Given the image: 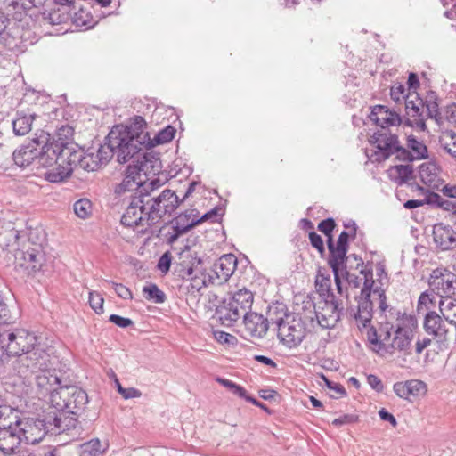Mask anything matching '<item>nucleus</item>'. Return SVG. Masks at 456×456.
Wrapping results in <instances>:
<instances>
[{
    "mask_svg": "<svg viewBox=\"0 0 456 456\" xmlns=\"http://www.w3.org/2000/svg\"><path fill=\"white\" fill-rule=\"evenodd\" d=\"M103 303L104 299L100 293L96 291L89 292V305L96 314L103 313Z\"/></svg>",
    "mask_w": 456,
    "mask_h": 456,
    "instance_id": "obj_49",
    "label": "nucleus"
},
{
    "mask_svg": "<svg viewBox=\"0 0 456 456\" xmlns=\"http://www.w3.org/2000/svg\"><path fill=\"white\" fill-rule=\"evenodd\" d=\"M23 238H28V235L16 230L12 223H8L6 226H0V248L2 250L12 253L14 256V248L21 246Z\"/></svg>",
    "mask_w": 456,
    "mask_h": 456,
    "instance_id": "obj_25",
    "label": "nucleus"
},
{
    "mask_svg": "<svg viewBox=\"0 0 456 456\" xmlns=\"http://www.w3.org/2000/svg\"><path fill=\"white\" fill-rule=\"evenodd\" d=\"M109 321L120 328H127L134 324L131 319L114 314L110 315Z\"/></svg>",
    "mask_w": 456,
    "mask_h": 456,
    "instance_id": "obj_57",
    "label": "nucleus"
},
{
    "mask_svg": "<svg viewBox=\"0 0 456 456\" xmlns=\"http://www.w3.org/2000/svg\"><path fill=\"white\" fill-rule=\"evenodd\" d=\"M175 128L172 126H167L165 128L159 131L157 134L154 135V137L151 140L154 142V146L157 144H163L170 142L175 134Z\"/></svg>",
    "mask_w": 456,
    "mask_h": 456,
    "instance_id": "obj_44",
    "label": "nucleus"
},
{
    "mask_svg": "<svg viewBox=\"0 0 456 456\" xmlns=\"http://www.w3.org/2000/svg\"><path fill=\"white\" fill-rule=\"evenodd\" d=\"M88 403V395L85 390L76 386H63L59 387L58 392H53L50 399L53 413H65V418L74 419L77 429V438L81 436L82 427L77 416L84 412Z\"/></svg>",
    "mask_w": 456,
    "mask_h": 456,
    "instance_id": "obj_5",
    "label": "nucleus"
},
{
    "mask_svg": "<svg viewBox=\"0 0 456 456\" xmlns=\"http://www.w3.org/2000/svg\"><path fill=\"white\" fill-rule=\"evenodd\" d=\"M405 110L408 116L411 118H419L422 116L421 108L424 107V101L418 96H415L411 92L408 93L404 101Z\"/></svg>",
    "mask_w": 456,
    "mask_h": 456,
    "instance_id": "obj_35",
    "label": "nucleus"
},
{
    "mask_svg": "<svg viewBox=\"0 0 456 456\" xmlns=\"http://www.w3.org/2000/svg\"><path fill=\"white\" fill-rule=\"evenodd\" d=\"M136 163L145 175L159 174L162 168L161 160L151 154L142 153Z\"/></svg>",
    "mask_w": 456,
    "mask_h": 456,
    "instance_id": "obj_34",
    "label": "nucleus"
},
{
    "mask_svg": "<svg viewBox=\"0 0 456 456\" xmlns=\"http://www.w3.org/2000/svg\"><path fill=\"white\" fill-rule=\"evenodd\" d=\"M107 140L110 141V147L115 149L119 163H126L131 159L136 162L144 149L154 147L149 134H141L133 137L128 131L123 129L122 126L113 127L107 135Z\"/></svg>",
    "mask_w": 456,
    "mask_h": 456,
    "instance_id": "obj_4",
    "label": "nucleus"
},
{
    "mask_svg": "<svg viewBox=\"0 0 456 456\" xmlns=\"http://www.w3.org/2000/svg\"><path fill=\"white\" fill-rule=\"evenodd\" d=\"M390 95L392 100L395 102L405 101L407 94H405V87L403 85H395L391 87Z\"/></svg>",
    "mask_w": 456,
    "mask_h": 456,
    "instance_id": "obj_53",
    "label": "nucleus"
},
{
    "mask_svg": "<svg viewBox=\"0 0 456 456\" xmlns=\"http://www.w3.org/2000/svg\"><path fill=\"white\" fill-rule=\"evenodd\" d=\"M433 240L436 246L442 251L456 248V234L452 228L443 223L433 226Z\"/></svg>",
    "mask_w": 456,
    "mask_h": 456,
    "instance_id": "obj_26",
    "label": "nucleus"
},
{
    "mask_svg": "<svg viewBox=\"0 0 456 456\" xmlns=\"http://www.w3.org/2000/svg\"><path fill=\"white\" fill-rule=\"evenodd\" d=\"M253 299V293L246 288L235 291L224 299L216 309V314L222 324L232 326L245 314L250 312Z\"/></svg>",
    "mask_w": 456,
    "mask_h": 456,
    "instance_id": "obj_10",
    "label": "nucleus"
},
{
    "mask_svg": "<svg viewBox=\"0 0 456 456\" xmlns=\"http://www.w3.org/2000/svg\"><path fill=\"white\" fill-rule=\"evenodd\" d=\"M367 381L370 387L377 392H381L384 388L381 379L374 374H370L367 377Z\"/></svg>",
    "mask_w": 456,
    "mask_h": 456,
    "instance_id": "obj_63",
    "label": "nucleus"
},
{
    "mask_svg": "<svg viewBox=\"0 0 456 456\" xmlns=\"http://www.w3.org/2000/svg\"><path fill=\"white\" fill-rule=\"evenodd\" d=\"M242 317L245 332L248 336L261 338L266 334L268 326L271 324L268 315L267 317H264V315L260 314L250 311Z\"/></svg>",
    "mask_w": 456,
    "mask_h": 456,
    "instance_id": "obj_24",
    "label": "nucleus"
},
{
    "mask_svg": "<svg viewBox=\"0 0 456 456\" xmlns=\"http://www.w3.org/2000/svg\"><path fill=\"white\" fill-rule=\"evenodd\" d=\"M327 246L330 252L328 264L332 269L335 283L339 294H342L341 276L349 281V273L346 267V253L348 248L335 246L333 239L327 240Z\"/></svg>",
    "mask_w": 456,
    "mask_h": 456,
    "instance_id": "obj_16",
    "label": "nucleus"
},
{
    "mask_svg": "<svg viewBox=\"0 0 456 456\" xmlns=\"http://www.w3.org/2000/svg\"><path fill=\"white\" fill-rule=\"evenodd\" d=\"M95 154L100 159V165H102L106 164L116 154V151L110 147V142L108 141L107 143L100 146Z\"/></svg>",
    "mask_w": 456,
    "mask_h": 456,
    "instance_id": "obj_48",
    "label": "nucleus"
},
{
    "mask_svg": "<svg viewBox=\"0 0 456 456\" xmlns=\"http://www.w3.org/2000/svg\"><path fill=\"white\" fill-rule=\"evenodd\" d=\"M148 217L153 225L159 224L166 215H171L181 203L175 191L166 189L158 196L143 192Z\"/></svg>",
    "mask_w": 456,
    "mask_h": 456,
    "instance_id": "obj_13",
    "label": "nucleus"
},
{
    "mask_svg": "<svg viewBox=\"0 0 456 456\" xmlns=\"http://www.w3.org/2000/svg\"><path fill=\"white\" fill-rule=\"evenodd\" d=\"M53 148L57 151L55 156H53L52 153L50 154L49 162H51V164L53 162L65 163V167H71V173L77 167H80L82 168V160L84 156L83 151H77L69 145L53 144Z\"/></svg>",
    "mask_w": 456,
    "mask_h": 456,
    "instance_id": "obj_22",
    "label": "nucleus"
},
{
    "mask_svg": "<svg viewBox=\"0 0 456 456\" xmlns=\"http://www.w3.org/2000/svg\"><path fill=\"white\" fill-rule=\"evenodd\" d=\"M19 432L22 442L28 444L39 443L46 434L66 436L69 441L77 439V427L74 419L65 418V413H53L50 411L39 419L20 417Z\"/></svg>",
    "mask_w": 456,
    "mask_h": 456,
    "instance_id": "obj_2",
    "label": "nucleus"
},
{
    "mask_svg": "<svg viewBox=\"0 0 456 456\" xmlns=\"http://www.w3.org/2000/svg\"><path fill=\"white\" fill-rule=\"evenodd\" d=\"M101 167L100 159L94 151L84 152L82 168L86 171H94Z\"/></svg>",
    "mask_w": 456,
    "mask_h": 456,
    "instance_id": "obj_45",
    "label": "nucleus"
},
{
    "mask_svg": "<svg viewBox=\"0 0 456 456\" xmlns=\"http://www.w3.org/2000/svg\"><path fill=\"white\" fill-rule=\"evenodd\" d=\"M358 420V417L353 414H344L343 416H340L339 418H337L333 419L332 425L339 428L343 425H347L351 423H354Z\"/></svg>",
    "mask_w": 456,
    "mask_h": 456,
    "instance_id": "obj_58",
    "label": "nucleus"
},
{
    "mask_svg": "<svg viewBox=\"0 0 456 456\" xmlns=\"http://www.w3.org/2000/svg\"><path fill=\"white\" fill-rule=\"evenodd\" d=\"M220 211H221V208H214L210 211L205 213L203 216H199L200 224L204 221L210 220V219L213 221H217L218 217L222 216V214L219 213Z\"/></svg>",
    "mask_w": 456,
    "mask_h": 456,
    "instance_id": "obj_64",
    "label": "nucleus"
},
{
    "mask_svg": "<svg viewBox=\"0 0 456 456\" xmlns=\"http://www.w3.org/2000/svg\"><path fill=\"white\" fill-rule=\"evenodd\" d=\"M20 248H14V265L17 270L30 275L42 270L45 263V254L42 244L35 243L30 238H23Z\"/></svg>",
    "mask_w": 456,
    "mask_h": 456,
    "instance_id": "obj_11",
    "label": "nucleus"
},
{
    "mask_svg": "<svg viewBox=\"0 0 456 456\" xmlns=\"http://www.w3.org/2000/svg\"><path fill=\"white\" fill-rule=\"evenodd\" d=\"M412 165H395L388 168V177L398 184H403L412 178Z\"/></svg>",
    "mask_w": 456,
    "mask_h": 456,
    "instance_id": "obj_32",
    "label": "nucleus"
},
{
    "mask_svg": "<svg viewBox=\"0 0 456 456\" xmlns=\"http://www.w3.org/2000/svg\"><path fill=\"white\" fill-rule=\"evenodd\" d=\"M37 343V338L23 329H15L0 332V354H3L0 366L8 361L11 355L19 357L28 354Z\"/></svg>",
    "mask_w": 456,
    "mask_h": 456,
    "instance_id": "obj_9",
    "label": "nucleus"
},
{
    "mask_svg": "<svg viewBox=\"0 0 456 456\" xmlns=\"http://www.w3.org/2000/svg\"><path fill=\"white\" fill-rule=\"evenodd\" d=\"M124 130L128 131L130 135L135 137L141 134H149L146 129V122L141 116H135L129 126H122Z\"/></svg>",
    "mask_w": 456,
    "mask_h": 456,
    "instance_id": "obj_43",
    "label": "nucleus"
},
{
    "mask_svg": "<svg viewBox=\"0 0 456 456\" xmlns=\"http://www.w3.org/2000/svg\"><path fill=\"white\" fill-rule=\"evenodd\" d=\"M322 304L323 306L315 310L316 320L322 329H332L340 320L344 307L333 294L330 300L327 299Z\"/></svg>",
    "mask_w": 456,
    "mask_h": 456,
    "instance_id": "obj_19",
    "label": "nucleus"
},
{
    "mask_svg": "<svg viewBox=\"0 0 456 456\" xmlns=\"http://www.w3.org/2000/svg\"><path fill=\"white\" fill-rule=\"evenodd\" d=\"M370 142L377 148L374 153L376 161H384L392 155H395L397 159L403 161L415 160L410 150L400 145L395 134H373Z\"/></svg>",
    "mask_w": 456,
    "mask_h": 456,
    "instance_id": "obj_14",
    "label": "nucleus"
},
{
    "mask_svg": "<svg viewBox=\"0 0 456 456\" xmlns=\"http://www.w3.org/2000/svg\"><path fill=\"white\" fill-rule=\"evenodd\" d=\"M237 257L233 254H226L222 256L214 265V273L221 284L229 280L233 274L237 267Z\"/></svg>",
    "mask_w": 456,
    "mask_h": 456,
    "instance_id": "obj_29",
    "label": "nucleus"
},
{
    "mask_svg": "<svg viewBox=\"0 0 456 456\" xmlns=\"http://www.w3.org/2000/svg\"><path fill=\"white\" fill-rule=\"evenodd\" d=\"M75 214L82 219L87 218L92 211V204L90 200L86 199H81L77 200L73 206Z\"/></svg>",
    "mask_w": 456,
    "mask_h": 456,
    "instance_id": "obj_46",
    "label": "nucleus"
},
{
    "mask_svg": "<svg viewBox=\"0 0 456 456\" xmlns=\"http://www.w3.org/2000/svg\"><path fill=\"white\" fill-rule=\"evenodd\" d=\"M271 324L277 329L279 341L287 348H297L301 345L307 334L305 322L295 314L286 312L282 304H275L268 307Z\"/></svg>",
    "mask_w": 456,
    "mask_h": 456,
    "instance_id": "obj_3",
    "label": "nucleus"
},
{
    "mask_svg": "<svg viewBox=\"0 0 456 456\" xmlns=\"http://www.w3.org/2000/svg\"><path fill=\"white\" fill-rule=\"evenodd\" d=\"M309 240L311 245L315 248L321 254L324 252V245L322 238L317 234L315 232H311L309 233Z\"/></svg>",
    "mask_w": 456,
    "mask_h": 456,
    "instance_id": "obj_60",
    "label": "nucleus"
},
{
    "mask_svg": "<svg viewBox=\"0 0 456 456\" xmlns=\"http://www.w3.org/2000/svg\"><path fill=\"white\" fill-rule=\"evenodd\" d=\"M439 310L446 322H456V297L440 299Z\"/></svg>",
    "mask_w": 456,
    "mask_h": 456,
    "instance_id": "obj_38",
    "label": "nucleus"
},
{
    "mask_svg": "<svg viewBox=\"0 0 456 456\" xmlns=\"http://www.w3.org/2000/svg\"><path fill=\"white\" fill-rule=\"evenodd\" d=\"M50 135L43 131L39 134H36L28 144L22 145L12 153V159L14 163L20 167H25L29 166L35 159H38V163L42 166L51 165L49 157L52 153L55 156L56 149L53 148V144L49 143Z\"/></svg>",
    "mask_w": 456,
    "mask_h": 456,
    "instance_id": "obj_7",
    "label": "nucleus"
},
{
    "mask_svg": "<svg viewBox=\"0 0 456 456\" xmlns=\"http://www.w3.org/2000/svg\"><path fill=\"white\" fill-rule=\"evenodd\" d=\"M425 331L436 338L438 342H443L446 339L448 329L441 316L434 312H428L424 320Z\"/></svg>",
    "mask_w": 456,
    "mask_h": 456,
    "instance_id": "obj_28",
    "label": "nucleus"
},
{
    "mask_svg": "<svg viewBox=\"0 0 456 456\" xmlns=\"http://www.w3.org/2000/svg\"><path fill=\"white\" fill-rule=\"evenodd\" d=\"M424 106L427 109L428 116L431 118L437 119L440 118V112L438 103L436 102V96L434 92L428 94V99L424 102Z\"/></svg>",
    "mask_w": 456,
    "mask_h": 456,
    "instance_id": "obj_47",
    "label": "nucleus"
},
{
    "mask_svg": "<svg viewBox=\"0 0 456 456\" xmlns=\"http://www.w3.org/2000/svg\"><path fill=\"white\" fill-rule=\"evenodd\" d=\"M181 269L178 270L179 276L189 281L188 291L190 293L199 292L206 285V274L200 268L201 259L196 255L193 256L190 246L185 245L179 252Z\"/></svg>",
    "mask_w": 456,
    "mask_h": 456,
    "instance_id": "obj_12",
    "label": "nucleus"
},
{
    "mask_svg": "<svg viewBox=\"0 0 456 456\" xmlns=\"http://www.w3.org/2000/svg\"><path fill=\"white\" fill-rule=\"evenodd\" d=\"M147 212L145 196L143 192H140V195L132 197L121 217V224L126 227L140 228L142 232L146 231L153 225L147 220Z\"/></svg>",
    "mask_w": 456,
    "mask_h": 456,
    "instance_id": "obj_15",
    "label": "nucleus"
},
{
    "mask_svg": "<svg viewBox=\"0 0 456 456\" xmlns=\"http://www.w3.org/2000/svg\"><path fill=\"white\" fill-rule=\"evenodd\" d=\"M74 23L77 27L85 28L86 29L94 28L98 20H94L91 13L84 9H80L74 15Z\"/></svg>",
    "mask_w": 456,
    "mask_h": 456,
    "instance_id": "obj_40",
    "label": "nucleus"
},
{
    "mask_svg": "<svg viewBox=\"0 0 456 456\" xmlns=\"http://www.w3.org/2000/svg\"><path fill=\"white\" fill-rule=\"evenodd\" d=\"M51 365L50 354L40 344L28 354L17 357L12 363V373L20 377L24 383H31L33 375L45 370Z\"/></svg>",
    "mask_w": 456,
    "mask_h": 456,
    "instance_id": "obj_8",
    "label": "nucleus"
},
{
    "mask_svg": "<svg viewBox=\"0 0 456 456\" xmlns=\"http://www.w3.org/2000/svg\"><path fill=\"white\" fill-rule=\"evenodd\" d=\"M141 173H142V171L141 170L140 164L136 163V165H128L125 177L130 178L131 180H141Z\"/></svg>",
    "mask_w": 456,
    "mask_h": 456,
    "instance_id": "obj_59",
    "label": "nucleus"
},
{
    "mask_svg": "<svg viewBox=\"0 0 456 456\" xmlns=\"http://www.w3.org/2000/svg\"><path fill=\"white\" fill-rule=\"evenodd\" d=\"M417 189L426 193V202L428 205L435 206L453 214L456 213V203L453 201L444 200L439 194L425 190L419 185H417Z\"/></svg>",
    "mask_w": 456,
    "mask_h": 456,
    "instance_id": "obj_31",
    "label": "nucleus"
},
{
    "mask_svg": "<svg viewBox=\"0 0 456 456\" xmlns=\"http://www.w3.org/2000/svg\"><path fill=\"white\" fill-rule=\"evenodd\" d=\"M200 224L199 212L196 209H187L170 221L171 232L167 234L168 244H174L180 236Z\"/></svg>",
    "mask_w": 456,
    "mask_h": 456,
    "instance_id": "obj_18",
    "label": "nucleus"
},
{
    "mask_svg": "<svg viewBox=\"0 0 456 456\" xmlns=\"http://www.w3.org/2000/svg\"><path fill=\"white\" fill-rule=\"evenodd\" d=\"M325 385L330 390H333L337 392L340 395H345L346 394V389L344 387L338 383H335L333 381H330L328 378H326L324 375L322 376Z\"/></svg>",
    "mask_w": 456,
    "mask_h": 456,
    "instance_id": "obj_62",
    "label": "nucleus"
},
{
    "mask_svg": "<svg viewBox=\"0 0 456 456\" xmlns=\"http://www.w3.org/2000/svg\"><path fill=\"white\" fill-rule=\"evenodd\" d=\"M17 425L0 429V452L10 455L18 450L22 438Z\"/></svg>",
    "mask_w": 456,
    "mask_h": 456,
    "instance_id": "obj_27",
    "label": "nucleus"
},
{
    "mask_svg": "<svg viewBox=\"0 0 456 456\" xmlns=\"http://www.w3.org/2000/svg\"><path fill=\"white\" fill-rule=\"evenodd\" d=\"M135 191V195H140V192H146L145 182L142 180H131L130 178L124 177L123 181L116 187L115 192L122 194L126 191Z\"/></svg>",
    "mask_w": 456,
    "mask_h": 456,
    "instance_id": "obj_36",
    "label": "nucleus"
},
{
    "mask_svg": "<svg viewBox=\"0 0 456 456\" xmlns=\"http://www.w3.org/2000/svg\"><path fill=\"white\" fill-rule=\"evenodd\" d=\"M361 273L364 275V285L362 289L361 294L358 298V306L356 311H353L351 315L355 321V324L359 330L372 327L371 320L373 316V304L370 300L371 295H377L379 297V308L381 312L387 309V297L385 289L381 286H378L376 281L372 280V272L362 270Z\"/></svg>",
    "mask_w": 456,
    "mask_h": 456,
    "instance_id": "obj_6",
    "label": "nucleus"
},
{
    "mask_svg": "<svg viewBox=\"0 0 456 456\" xmlns=\"http://www.w3.org/2000/svg\"><path fill=\"white\" fill-rule=\"evenodd\" d=\"M215 338L221 344L232 345L236 341V338L233 335L224 331H216Z\"/></svg>",
    "mask_w": 456,
    "mask_h": 456,
    "instance_id": "obj_61",
    "label": "nucleus"
},
{
    "mask_svg": "<svg viewBox=\"0 0 456 456\" xmlns=\"http://www.w3.org/2000/svg\"><path fill=\"white\" fill-rule=\"evenodd\" d=\"M71 175V167H62L61 172H57L53 168L47 170L44 174V177L50 183H61Z\"/></svg>",
    "mask_w": 456,
    "mask_h": 456,
    "instance_id": "obj_42",
    "label": "nucleus"
},
{
    "mask_svg": "<svg viewBox=\"0 0 456 456\" xmlns=\"http://www.w3.org/2000/svg\"><path fill=\"white\" fill-rule=\"evenodd\" d=\"M32 380H35L38 388V393L42 396L49 395V400L53 392H58L59 387H62L61 380L56 373V370L52 365L42 372H37L33 375Z\"/></svg>",
    "mask_w": 456,
    "mask_h": 456,
    "instance_id": "obj_21",
    "label": "nucleus"
},
{
    "mask_svg": "<svg viewBox=\"0 0 456 456\" xmlns=\"http://www.w3.org/2000/svg\"><path fill=\"white\" fill-rule=\"evenodd\" d=\"M335 225L336 224L334 219L330 217L319 223L318 230L325 234L328 237V240H330V238H332L331 232L335 228Z\"/></svg>",
    "mask_w": 456,
    "mask_h": 456,
    "instance_id": "obj_52",
    "label": "nucleus"
},
{
    "mask_svg": "<svg viewBox=\"0 0 456 456\" xmlns=\"http://www.w3.org/2000/svg\"><path fill=\"white\" fill-rule=\"evenodd\" d=\"M440 169L434 162H426L419 166V178L421 182L434 190H439L443 180L440 175Z\"/></svg>",
    "mask_w": 456,
    "mask_h": 456,
    "instance_id": "obj_30",
    "label": "nucleus"
},
{
    "mask_svg": "<svg viewBox=\"0 0 456 456\" xmlns=\"http://www.w3.org/2000/svg\"><path fill=\"white\" fill-rule=\"evenodd\" d=\"M407 147L411 152L414 159H428V152L427 146L423 143V142L419 141L415 136H408Z\"/></svg>",
    "mask_w": 456,
    "mask_h": 456,
    "instance_id": "obj_39",
    "label": "nucleus"
},
{
    "mask_svg": "<svg viewBox=\"0 0 456 456\" xmlns=\"http://www.w3.org/2000/svg\"><path fill=\"white\" fill-rule=\"evenodd\" d=\"M394 392L396 394L397 396L403 398V399H409V396L411 395L408 382H396L394 385Z\"/></svg>",
    "mask_w": 456,
    "mask_h": 456,
    "instance_id": "obj_55",
    "label": "nucleus"
},
{
    "mask_svg": "<svg viewBox=\"0 0 456 456\" xmlns=\"http://www.w3.org/2000/svg\"><path fill=\"white\" fill-rule=\"evenodd\" d=\"M411 395L416 396L426 391V385L423 381L411 379L407 380Z\"/></svg>",
    "mask_w": 456,
    "mask_h": 456,
    "instance_id": "obj_54",
    "label": "nucleus"
},
{
    "mask_svg": "<svg viewBox=\"0 0 456 456\" xmlns=\"http://www.w3.org/2000/svg\"><path fill=\"white\" fill-rule=\"evenodd\" d=\"M105 282L109 283L112 286L117 296L119 297L120 298L125 299V300L133 298V294H132L131 290L125 285H123L121 283H117L112 281H108V280H105Z\"/></svg>",
    "mask_w": 456,
    "mask_h": 456,
    "instance_id": "obj_50",
    "label": "nucleus"
},
{
    "mask_svg": "<svg viewBox=\"0 0 456 456\" xmlns=\"http://www.w3.org/2000/svg\"><path fill=\"white\" fill-rule=\"evenodd\" d=\"M217 381L224 387L230 389L232 394L238 395L239 397H246V390L240 385H237L232 380L222 378H218Z\"/></svg>",
    "mask_w": 456,
    "mask_h": 456,
    "instance_id": "obj_51",
    "label": "nucleus"
},
{
    "mask_svg": "<svg viewBox=\"0 0 456 456\" xmlns=\"http://www.w3.org/2000/svg\"><path fill=\"white\" fill-rule=\"evenodd\" d=\"M142 292L145 295L146 299L153 301L156 304H162L166 300L165 293L154 283L144 286Z\"/></svg>",
    "mask_w": 456,
    "mask_h": 456,
    "instance_id": "obj_41",
    "label": "nucleus"
},
{
    "mask_svg": "<svg viewBox=\"0 0 456 456\" xmlns=\"http://www.w3.org/2000/svg\"><path fill=\"white\" fill-rule=\"evenodd\" d=\"M428 284L441 299L456 297V274L446 269H436L430 274Z\"/></svg>",
    "mask_w": 456,
    "mask_h": 456,
    "instance_id": "obj_17",
    "label": "nucleus"
},
{
    "mask_svg": "<svg viewBox=\"0 0 456 456\" xmlns=\"http://www.w3.org/2000/svg\"><path fill=\"white\" fill-rule=\"evenodd\" d=\"M370 118L379 127L374 134H393L389 128L398 126L402 123L400 115L384 105L374 106Z\"/></svg>",
    "mask_w": 456,
    "mask_h": 456,
    "instance_id": "obj_20",
    "label": "nucleus"
},
{
    "mask_svg": "<svg viewBox=\"0 0 456 456\" xmlns=\"http://www.w3.org/2000/svg\"><path fill=\"white\" fill-rule=\"evenodd\" d=\"M397 315L395 325L387 322L379 329V332L374 327L367 330L368 341L373 346L372 349L381 356H392L397 353L405 357L411 354L415 320L406 314L401 315L400 312Z\"/></svg>",
    "mask_w": 456,
    "mask_h": 456,
    "instance_id": "obj_1",
    "label": "nucleus"
},
{
    "mask_svg": "<svg viewBox=\"0 0 456 456\" xmlns=\"http://www.w3.org/2000/svg\"><path fill=\"white\" fill-rule=\"evenodd\" d=\"M171 262H172V256L170 255L169 252H165L159 259L158 261V269L164 273H167L169 269H170V266H171Z\"/></svg>",
    "mask_w": 456,
    "mask_h": 456,
    "instance_id": "obj_56",
    "label": "nucleus"
},
{
    "mask_svg": "<svg viewBox=\"0 0 456 456\" xmlns=\"http://www.w3.org/2000/svg\"><path fill=\"white\" fill-rule=\"evenodd\" d=\"M53 148L57 151L55 156H53L52 153L50 154L49 162H51V164L53 162L65 163V167H71V173L77 167H80L82 168V160L84 156L83 151H77L69 145L53 144Z\"/></svg>",
    "mask_w": 456,
    "mask_h": 456,
    "instance_id": "obj_23",
    "label": "nucleus"
},
{
    "mask_svg": "<svg viewBox=\"0 0 456 456\" xmlns=\"http://www.w3.org/2000/svg\"><path fill=\"white\" fill-rule=\"evenodd\" d=\"M35 115H27L22 112L17 113L12 120V130L16 136H23L31 131Z\"/></svg>",
    "mask_w": 456,
    "mask_h": 456,
    "instance_id": "obj_33",
    "label": "nucleus"
},
{
    "mask_svg": "<svg viewBox=\"0 0 456 456\" xmlns=\"http://www.w3.org/2000/svg\"><path fill=\"white\" fill-rule=\"evenodd\" d=\"M107 449V444H102L98 438H94L81 444V456H101Z\"/></svg>",
    "mask_w": 456,
    "mask_h": 456,
    "instance_id": "obj_37",
    "label": "nucleus"
}]
</instances>
